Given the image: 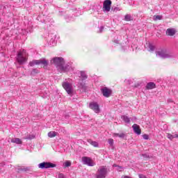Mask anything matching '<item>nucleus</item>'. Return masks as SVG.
Returning <instances> with one entry per match:
<instances>
[{
    "mask_svg": "<svg viewBox=\"0 0 178 178\" xmlns=\"http://www.w3.org/2000/svg\"><path fill=\"white\" fill-rule=\"evenodd\" d=\"M51 65L56 66L59 73H67L72 68L70 64L65 63V59L62 57H54L51 60Z\"/></svg>",
    "mask_w": 178,
    "mask_h": 178,
    "instance_id": "1",
    "label": "nucleus"
},
{
    "mask_svg": "<svg viewBox=\"0 0 178 178\" xmlns=\"http://www.w3.org/2000/svg\"><path fill=\"white\" fill-rule=\"evenodd\" d=\"M156 56L162 58V59H170L175 57V54L171 51H168L166 49H161L158 51H156Z\"/></svg>",
    "mask_w": 178,
    "mask_h": 178,
    "instance_id": "2",
    "label": "nucleus"
},
{
    "mask_svg": "<svg viewBox=\"0 0 178 178\" xmlns=\"http://www.w3.org/2000/svg\"><path fill=\"white\" fill-rule=\"evenodd\" d=\"M35 65H42L44 69H47L48 65H49V61L45 58H40V60H33L29 63V66L31 67L35 66Z\"/></svg>",
    "mask_w": 178,
    "mask_h": 178,
    "instance_id": "3",
    "label": "nucleus"
},
{
    "mask_svg": "<svg viewBox=\"0 0 178 178\" xmlns=\"http://www.w3.org/2000/svg\"><path fill=\"white\" fill-rule=\"evenodd\" d=\"M29 56V54L26 52L25 49H23L22 51H19L17 56V60L19 65H23V63H26L27 62V57Z\"/></svg>",
    "mask_w": 178,
    "mask_h": 178,
    "instance_id": "4",
    "label": "nucleus"
},
{
    "mask_svg": "<svg viewBox=\"0 0 178 178\" xmlns=\"http://www.w3.org/2000/svg\"><path fill=\"white\" fill-rule=\"evenodd\" d=\"M62 86L70 97H73V84L72 83L65 81L63 82Z\"/></svg>",
    "mask_w": 178,
    "mask_h": 178,
    "instance_id": "5",
    "label": "nucleus"
},
{
    "mask_svg": "<svg viewBox=\"0 0 178 178\" xmlns=\"http://www.w3.org/2000/svg\"><path fill=\"white\" fill-rule=\"evenodd\" d=\"M108 175V168L105 165H102L99 168L96 173V178H105Z\"/></svg>",
    "mask_w": 178,
    "mask_h": 178,
    "instance_id": "6",
    "label": "nucleus"
},
{
    "mask_svg": "<svg viewBox=\"0 0 178 178\" xmlns=\"http://www.w3.org/2000/svg\"><path fill=\"white\" fill-rule=\"evenodd\" d=\"M39 169H49L50 168H56V164L50 162H42L38 164Z\"/></svg>",
    "mask_w": 178,
    "mask_h": 178,
    "instance_id": "7",
    "label": "nucleus"
},
{
    "mask_svg": "<svg viewBox=\"0 0 178 178\" xmlns=\"http://www.w3.org/2000/svg\"><path fill=\"white\" fill-rule=\"evenodd\" d=\"M100 91L102 95L105 97V98H109V97L112 95V90L108 88L107 87L101 88Z\"/></svg>",
    "mask_w": 178,
    "mask_h": 178,
    "instance_id": "8",
    "label": "nucleus"
},
{
    "mask_svg": "<svg viewBox=\"0 0 178 178\" xmlns=\"http://www.w3.org/2000/svg\"><path fill=\"white\" fill-rule=\"evenodd\" d=\"M89 108L94 111L95 113H99L101 112V109L99 108V104L97 102H91L89 104Z\"/></svg>",
    "mask_w": 178,
    "mask_h": 178,
    "instance_id": "9",
    "label": "nucleus"
},
{
    "mask_svg": "<svg viewBox=\"0 0 178 178\" xmlns=\"http://www.w3.org/2000/svg\"><path fill=\"white\" fill-rule=\"evenodd\" d=\"M111 6H112V1L111 0H105L103 3L104 12H110Z\"/></svg>",
    "mask_w": 178,
    "mask_h": 178,
    "instance_id": "10",
    "label": "nucleus"
},
{
    "mask_svg": "<svg viewBox=\"0 0 178 178\" xmlns=\"http://www.w3.org/2000/svg\"><path fill=\"white\" fill-rule=\"evenodd\" d=\"M82 162L84 165H87L88 166H94V165H95L94 162H92V160H91V158L87 156L82 157Z\"/></svg>",
    "mask_w": 178,
    "mask_h": 178,
    "instance_id": "11",
    "label": "nucleus"
},
{
    "mask_svg": "<svg viewBox=\"0 0 178 178\" xmlns=\"http://www.w3.org/2000/svg\"><path fill=\"white\" fill-rule=\"evenodd\" d=\"M78 87L83 91H87V86H86V81L79 79Z\"/></svg>",
    "mask_w": 178,
    "mask_h": 178,
    "instance_id": "12",
    "label": "nucleus"
},
{
    "mask_svg": "<svg viewBox=\"0 0 178 178\" xmlns=\"http://www.w3.org/2000/svg\"><path fill=\"white\" fill-rule=\"evenodd\" d=\"M132 128L136 134H138V136H140V134H141V129H140V126H138V124H134L132 126Z\"/></svg>",
    "mask_w": 178,
    "mask_h": 178,
    "instance_id": "13",
    "label": "nucleus"
},
{
    "mask_svg": "<svg viewBox=\"0 0 178 178\" xmlns=\"http://www.w3.org/2000/svg\"><path fill=\"white\" fill-rule=\"evenodd\" d=\"M156 88V85L154 82H149L145 86V90H154Z\"/></svg>",
    "mask_w": 178,
    "mask_h": 178,
    "instance_id": "14",
    "label": "nucleus"
},
{
    "mask_svg": "<svg viewBox=\"0 0 178 178\" xmlns=\"http://www.w3.org/2000/svg\"><path fill=\"white\" fill-rule=\"evenodd\" d=\"M165 33L170 37H173V35L176 34V30H175L174 29H168L165 31Z\"/></svg>",
    "mask_w": 178,
    "mask_h": 178,
    "instance_id": "15",
    "label": "nucleus"
},
{
    "mask_svg": "<svg viewBox=\"0 0 178 178\" xmlns=\"http://www.w3.org/2000/svg\"><path fill=\"white\" fill-rule=\"evenodd\" d=\"M80 76H79V80H87L88 79V76H87V74H86V72L84 71H80L79 72Z\"/></svg>",
    "mask_w": 178,
    "mask_h": 178,
    "instance_id": "16",
    "label": "nucleus"
},
{
    "mask_svg": "<svg viewBox=\"0 0 178 178\" xmlns=\"http://www.w3.org/2000/svg\"><path fill=\"white\" fill-rule=\"evenodd\" d=\"M121 119L127 124H130V122H131V118H129V116H127V115H122Z\"/></svg>",
    "mask_w": 178,
    "mask_h": 178,
    "instance_id": "17",
    "label": "nucleus"
},
{
    "mask_svg": "<svg viewBox=\"0 0 178 178\" xmlns=\"http://www.w3.org/2000/svg\"><path fill=\"white\" fill-rule=\"evenodd\" d=\"M87 141L89 144H90V145H92V147H95L96 148H98V147H99V144L97 141H93L91 139H88Z\"/></svg>",
    "mask_w": 178,
    "mask_h": 178,
    "instance_id": "18",
    "label": "nucleus"
},
{
    "mask_svg": "<svg viewBox=\"0 0 178 178\" xmlns=\"http://www.w3.org/2000/svg\"><path fill=\"white\" fill-rule=\"evenodd\" d=\"M120 44H121V48L122 51H126V49H127V44H129V40L126 38V41L124 42H120Z\"/></svg>",
    "mask_w": 178,
    "mask_h": 178,
    "instance_id": "19",
    "label": "nucleus"
},
{
    "mask_svg": "<svg viewBox=\"0 0 178 178\" xmlns=\"http://www.w3.org/2000/svg\"><path fill=\"white\" fill-rule=\"evenodd\" d=\"M44 24H47V27H48V26H49V27H51V24H52V23H54V20L52 19H51L50 17H48L47 19L44 20Z\"/></svg>",
    "mask_w": 178,
    "mask_h": 178,
    "instance_id": "20",
    "label": "nucleus"
},
{
    "mask_svg": "<svg viewBox=\"0 0 178 178\" xmlns=\"http://www.w3.org/2000/svg\"><path fill=\"white\" fill-rule=\"evenodd\" d=\"M50 47H55L56 45V40L55 35H54L49 40Z\"/></svg>",
    "mask_w": 178,
    "mask_h": 178,
    "instance_id": "21",
    "label": "nucleus"
},
{
    "mask_svg": "<svg viewBox=\"0 0 178 178\" xmlns=\"http://www.w3.org/2000/svg\"><path fill=\"white\" fill-rule=\"evenodd\" d=\"M11 143H14L15 144H22V140L19 138H14L11 139Z\"/></svg>",
    "mask_w": 178,
    "mask_h": 178,
    "instance_id": "22",
    "label": "nucleus"
},
{
    "mask_svg": "<svg viewBox=\"0 0 178 178\" xmlns=\"http://www.w3.org/2000/svg\"><path fill=\"white\" fill-rule=\"evenodd\" d=\"M148 48L149 52H154L155 51V46H154L152 43L148 44Z\"/></svg>",
    "mask_w": 178,
    "mask_h": 178,
    "instance_id": "23",
    "label": "nucleus"
},
{
    "mask_svg": "<svg viewBox=\"0 0 178 178\" xmlns=\"http://www.w3.org/2000/svg\"><path fill=\"white\" fill-rule=\"evenodd\" d=\"M113 137H119L120 138H124V137H126V135L124 134H116L114 133L113 134Z\"/></svg>",
    "mask_w": 178,
    "mask_h": 178,
    "instance_id": "24",
    "label": "nucleus"
},
{
    "mask_svg": "<svg viewBox=\"0 0 178 178\" xmlns=\"http://www.w3.org/2000/svg\"><path fill=\"white\" fill-rule=\"evenodd\" d=\"M56 134H58V133L55 131H50L48 133V137L50 138H54V137H56Z\"/></svg>",
    "mask_w": 178,
    "mask_h": 178,
    "instance_id": "25",
    "label": "nucleus"
},
{
    "mask_svg": "<svg viewBox=\"0 0 178 178\" xmlns=\"http://www.w3.org/2000/svg\"><path fill=\"white\" fill-rule=\"evenodd\" d=\"M133 81H134V79H131L124 80V83L126 84H128L129 86H131V84H133Z\"/></svg>",
    "mask_w": 178,
    "mask_h": 178,
    "instance_id": "26",
    "label": "nucleus"
},
{
    "mask_svg": "<svg viewBox=\"0 0 178 178\" xmlns=\"http://www.w3.org/2000/svg\"><path fill=\"white\" fill-rule=\"evenodd\" d=\"M70 166H72V163L69 161H66L63 163V168H69Z\"/></svg>",
    "mask_w": 178,
    "mask_h": 178,
    "instance_id": "27",
    "label": "nucleus"
},
{
    "mask_svg": "<svg viewBox=\"0 0 178 178\" xmlns=\"http://www.w3.org/2000/svg\"><path fill=\"white\" fill-rule=\"evenodd\" d=\"M124 20L126 22H130V20H131V15H129V14H127L125 16H124Z\"/></svg>",
    "mask_w": 178,
    "mask_h": 178,
    "instance_id": "28",
    "label": "nucleus"
},
{
    "mask_svg": "<svg viewBox=\"0 0 178 178\" xmlns=\"http://www.w3.org/2000/svg\"><path fill=\"white\" fill-rule=\"evenodd\" d=\"M108 143L109 145H110L112 148H113V144H114L113 139L109 138V139L108 140Z\"/></svg>",
    "mask_w": 178,
    "mask_h": 178,
    "instance_id": "29",
    "label": "nucleus"
},
{
    "mask_svg": "<svg viewBox=\"0 0 178 178\" xmlns=\"http://www.w3.org/2000/svg\"><path fill=\"white\" fill-rule=\"evenodd\" d=\"M154 20H162V16L161 15H154Z\"/></svg>",
    "mask_w": 178,
    "mask_h": 178,
    "instance_id": "30",
    "label": "nucleus"
},
{
    "mask_svg": "<svg viewBox=\"0 0 178 178\" xmlns=\"http://www.w3.org/2000/svg\"><path fill=\"white\" fill-rule=\"evenodd\" d=\"M38 73H40V70H38V69L35 68L32 70L31 74H37Z\"/></svg>",
    "mask_w": 178,
    "mask_h": 178,
    "instance_id": "31",
    "label": "nucleus"
},
{
    "mask_svg": "<svg viewBox=\"0 0 178 178\" xmlns=\"http://www.w3.org/2000/svg\"><path fill=\"white\" fill-rule=\"evenodd\" d=\"M143 138L144 140H149V136H148V134H145L143 135Z\"/></svg>",
    "mask_w": 178,
    "mask_h": 178,
    "instance_id": "32",
    "label": "nucleus"
},
{
    "mask_svg": "<svg viewBox=\"0 0 178 178\" xmlns=\"http://www.w3.org/2000/svg\"><path fill=\"white\" fill-rule=\"evenodd\" d=\"M167 137L169 138V140H173V135L170 134H168Z\"/></svg>",
    "mask_w": 178,
    "mask_h": 178,
    "instance_id": "33",
    "label": "nucleus"
},
{
    "mask_svg": "<svg viewBox=\"0 0 178 178\" xmlns=\"http://www.w3.org/2000/svg\"><path fill=\"white\" fill-rule=\"evenodd\" d=\"M104 26H100V27L99 28V31H98V33H102V31H104Z\"/></svg>",
    "mask_w": 178,
    "mask_h": 178,
    "instance_id": "34",
    "label": "nucleus"
},
{
    "mask_svg": "<svg viewBox=\"0 0 178 178\" xmlns=\"http://www.w3.org/2000/svg\"><path fill=\"white\" fill-rule=\"evenodd\" d=\"M131 122H133L134 123V122H136V120H137V118H136L135 116L132 117L131 118Z\"/></svg>",
    "mask_w": 178,
    "mask_h": 178,
    "instance_id": "35",
    "label": "nucleus"
},
{
    "mask_svg": "<svg viewBox=\"0 0 178 178\" xmlns=\"http://www.w3.org/2000/svg\"><path fill=\"white\" fill-rule=\"evenodd\" d=\"M58 178H66V177H65V175L60 173L58 175Z\"/></svg>",
    "mask_w": 178,
    "mask_h": 178,
    "instance_id": "36",
    "label": "nucleus"
},
{
    "mask_svg": "<svg viewBox=\"0 0 178 178\" xmlns=\"http://www.w3.org/2000/svg\"><path fill=\"white\" fill-rule=\"evenodd\" d=\"M172 138H178V134H172Z\"/></svg>",
    "mask_w": 178,
    "mask_h": 178,
    "instance_id": "37",
    "label": "nucleus"
},
{
    "mask_svg": "<svg viewBox=\"0 0 178 178\" xmlns=\"http://www.w3.org/2000/svg\"><path fill=\"white\" fill-rule=\"evenodd\" d=\"M142 156H143V158H149V156L147 154H142Z\"/></svg>",
    "mask_w": 178,
    "mask_h": 178,
    "instance_id": "38",
    "label": "nucleus"
},
{
    "mask_svg": "<svg viewBox=\"0 0 178 178\" xmlns=\"http://www.w3.org/2000/svg\"><path fill=\"white\" fill-rule=\"evenodd\" d=\"M139 178H147L144 175H139Z\"/></svg>",
    "mask_w": 178,
    "mask_h": 178,
    "instance_id": "39",
    "label": "nucleus"
},
{
    "mask_svg": "<svg viewBox=\"0 0 178 178\" xmlns=\"http://www.w3.org/2000/svg\"><path fill=\"white\" fill-rule=\"evenodd\" d=\"M115 44H119L120 41L118 40H114Z\"/></svg>",
    "mask_w": 178,
    "mask_h": 178,
    "instance_id": "40",
    "label": "nucleus"
},
{
    "mask_svg": "<svg viewBox=\"0 0 178 178\" xmlns=\"http://www.w3.org/2000/svg\"><path fill=\"white\" fill-rule=\"evenodd\" d=\"M113 12H116V10H118L119 8H112Z\"/></svg>",
    "mask_w": 178,
    "mask_h": 178,
    "instance_id": "41",
    "label": "nucleus"
},
{
    "mask_svg": "<svg viewBox=\"0 0 178 178\" xmlns=\"http://www.w3.org/2000/svg\"><path fill=\"white\" fill-rule=\"evenodd\" d=\"M121 178H130V177L125 175V176H122Z\"/></svg>",
    "mask_w": 178,
    "mask_h": 178,
    "instance_id": "42",
    "label": "nucleus"
},
{
    "mask_svg": "<svg viewBox=\"0 0 178 178\" xmlns=\"http://www.w3.org/2000/svg\"><path fill=\"white\" fill-rule=\"evenodd\" d=\"M34 138V136H33L31 138Z\"/></svg>",
    "mask_w": 178,
    "mask_h": 178,
    "instance_id": "43",
    "label": "nucleus"
},
{
    "mask_svg": "<svg viewBox=\"0 0 178 178\" xmlns=\"http://www.w3.org/2000/svg\"><path fill=\"white\" fill-rule=\"evenodd\" d=\"M113 166H116V164H114Z\"/></svg>",
    "mask_w": 178,
    "mask_h": 178,
    "instance_id": "44",
    "label": "nucleus"
},
{
    "mask_svg": "<svg viewBox=\"0 0 178 178\" xmlns=\"http://www.w3.org/2000/svg\"><path fill=\"white\" fill-rule=\"evenodd\" d=\"M72 17H70V20H72Z\"/></svg>",
    "mask_w": 178,
    "mask_h": 178,
    "instance_id": "45",
    "label": "nucleus"
}]
</instances>
